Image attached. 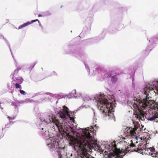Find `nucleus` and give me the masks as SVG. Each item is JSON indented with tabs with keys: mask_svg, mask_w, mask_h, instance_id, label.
<instances>
[{
	"mask_svg": "<svg viewBox=\"0 0 158 158\" xmlns=\"http://www.w3.org/2000/svg\"><path fill=\"white\" fill-rule=\"evenodd\" d=\"M20 92L23 95H25L26 94V93L23 90H20Z\"/></svg>",
	"mask_w": 158,
	"mask_h": 158,
	"instance_id": "a211bd4d",
	"label": "nucleus"
},
{
	"mask_svg": "<svg viewBox=\"0 0 158 158\" xmlns=\"http://www.w3.org/2000/svg\"><path fill=\"white\" fill-rule=\"evenodd\" d=\"M111 80L113 83H115L117 80V78L116 75L112 76L111 77Z\"/></svg>",
	"mask_w": 158,
	"mask_h": 158,
	"instance_id": "ddd939ff",
	"label": "nucleus"
},
{
	"mask_svg": "<svg viewBox=\"0 0 158 158\" xmlns=\"http://www.w3.org/2000/svg\"><path fill=\"white\" fill-rule=\"evenodd\" d=\"M63 108L58 113L60 117L61 118H64L66 116H68L70 118V120H74V118L73 117L74 114V113L70 112L69 108L65 106H63Z\"/></svg>",
	"mask_w": 158,
	"mask_h": 158,
	"instance_id": "423d86ee",
	"label": "nucleus"
},
{
	"mask_svg": "<svg viewBox=\"0 0 158 158\" xmlns=\"http://www.w3.org/2000/svg\"><path fill=\"white\" fill-rule=\"evenodd\" d=\"M138 127L136 126L134 128L127 127L125 130L124 134L126 136H131L132 138H135L136 140H137L138 137L136 136V132Z\"/></svg>",
	"mask_w": 158,
	"mask_h": 158,
	"instance_id": "0eeeda50",
	"label": "nucleus"
},
{
	"mask_svg": "<svg viewBox=\"0 0 158 158\" xmlns=\"http://www.w3.org/2000/svg\"><path fill=\"white\" fill-rule=\"evenodd\" d=\"M131 143L129 146H128L124 150L122 149L120 150L119 149L116 148L115 144H114V151L113 152L115 155L116 156L114 158H122L126 153L130 151L131 152L135 151L140 153L143 152V150L141 148H139V147H136L135 144L133 143L132 140H131Z\"/></svg>",
	"mask_w": 158,
	"mask_h": 158,
	"instance_id": "39448f33",
	"label": "nucleus"
},
{
	"mask_svg": "<svg viewBox=\"0 0 158 158\" xmlns=\"http://www.w3.org/2000/svg\"><path fill=\"white\" fill-rule=\"evenodd\" d=\"M155 89L158 91V81H153L152 84L149 88V90L152 91Z\"/></svg>",
	"mask_w": 158,
	"mask_h": 158,
	"instance_id": "9d476101",
	"label": "nucleus"
},
{
	"mask_svg": "<svg viewBox=\"0 0 158 158\" xmlns=\"http://www.w3.org/2000/svg\"><path fill=\"white\" fill-rule=\"evenodd\" d=\"M157 115L158 114L156 115V116H155L153 118L154 119L153 121L158 123V117L157 116Z\"/></svg>",
	"mask_w": 158,
	"mask_h": 158,
	"instance_id": "f3484780",
	"label": "nucleus"
},
{
	"mask_svg": "<svg viewBox=\"0 0 158 158\" xmlns=\"http://www.w3.org/2000/svg\"><path fill=\"white\" fill-rule=\"evenodd\" d=\"M152 156L153 157H158V152H156L155 153H151Z\"/></svg>",
	"mask_w": 158,
	"mask_h": 158,
	"instance_id": "4468645a",
	"label": "nucleus"
},
{
	"mask_svg": "<svg viewBox=\"0 0 158 158\" xmlns=\"http://www.w3.org/2000/svg\"><path fill=\"white\" fill-rule=\"evenodd\" d=\"M157 107H158V104H157Z\"/></svg>",
	"mask_w": 158,
	"mask_h": 158,
	"instance_id": "5701e85b",
	"label": "nucleus"
},
{
	"mask_svg": "<svg viewBox=\"0 0 158 158\" xmlns=\"http://www.w3.org/2000/svg\"><path fill=\"white\" fill-rule=\"evenodd\" d=\"M90 139L91 143L90 144H88L87 145L85 144V143L84 144H80V143L79 142L77 143H75L74 145V147H73L75 150L77 151V152L80 153V154H81V156H80V157L78 158H94V157L89 158L88 155V152H90L91 148L94 147L93 145H95L96 141L94 140H92L91 138H88Z\"/></svg>",
	"mask_w": 158,
	"mask_h": 158,
	"instance_id": "20e7f679",
	"label": "nucleus"
},
{
	"mask_svg": "<svg viewBox=\"0 0 158 158\" xmlns=\"http://www.w3.org/2000/svg\"><path fill=\"white\" fill-rule=\"evenodd\" d=\"M149 149H150V151L152 152V153H155L156 152V151H155L154 148L153 147H150V148H149Z\"/></svg>",
	"mask_w": 158,
	"mask_h": 158,
	"instance_id": "dca6fc26",
	"label": "nucleus"
},
{
	"mask_svg": "<svg viewBox=\"0 0 158 158\" xmlns=\"http://www.w3.org/2000/svg\"><path fill=\"white\" fill-rule=\"evenodd\" d=\"M52 119L53 122L56 126L59 131L62 135V134H66L68 137L69 136V138H70L69 143L73 147H74L75 143H77L78 142L79 143H80V144H84L85 143V145L91 144L90 139H89L88 137L90 138H91V139L92 140L95 141L96 144V141L91 136V135L90 134V132H91L92 131V130L93 131L94 129L95 130L97 129H97H98V127L96 126V125H95L94 127H91L90 129H89V127H88V129L85 128V130L80 128L79 130L80 133H79L80 137L77 139L70 135L69 133L68 132L67 127L66 126L62 123H60L55 117L52 118Z\"/></svg>",
	"mask_w": 158,
	"mask_h": 158,
	"instance_id": "f257e3e1",
	"label": "nucleus"
},
{
	"mask_svg": "<svg viewBox=\"0 0 158 158\" xmlns=\"http://www.w3.org/2000/svg\"><path fill=\"white\" fill-rule=\"evenodd\" d=\"M15 86L16 89H21L22 88L21 86L19 83H16Z\"/></svg>",
	"mask_w": 158,
	"mask_h": 158,
	"instance_id": "2eb2a0df",
	"label": "nucleus"
},
{
	"mask_svg": "<svg viewBox=\"0 0 158 158\" xmlns=\"http://www.w3.org/2000/svg\"><path fill=\"white\" fill-rule=\"evenodd\" d=\"M145 94H147V95H148V92L146 90V89H145Z\"/></svg>",
	"mask_w": 158,
	"mask_h": 158,
	"instance_id": "aec40b11",
	"label": "nucleus"
},
{
	"mask_svg": "<svg viewBox=\"0 0 158 158\" xmlns=\"http://www.w3.org/2000/svg\"><path fill=\"white\" fill-rule=\"evenodd\" d=\"M38 19H36L34 20H32L31 22H28L26 23H24L23 24L21 25V26H19V28L18 29H21L23 28V27H24L26 26H27L28 25L34 22H35L36 21H38Z\"/></svg>",
	"mask_w": 158,
	"mask_h": 158,
	"instance_id": "9b49d317",
	"label": "nucleus"
},
{
	"mask_svg": "<svg viewBox=\"0 0 158 158\" xmlns=\"http://www.w3.org/2000/svg\"><path fill=\"white\" fill-rule=\"evenodd\" d=\"M60 155H61V154H60ZM60 158H61V156H60Z\"/></svg>",
	"mask_w": 158,
	"mask_h": 158,
	"instance_id": "b1692460",
	"label": "nucleus"
},
{
	"mask_svg": "<svg viewBox=\"0 0 158 158\" xmlns=\"http://www.w3.org/2000/svg\"><path fill=\"white\" fill-rule=\"evenodd\" d=\"M45 130L46 129V127H45L44 128H42L41 129V132L43 135L45 137H47L48 136H49V134L48 133V130L44 131V129Z\"/></svg>",
	"mask_w": 158,
	"mask_h": 158,
	"instance_id": "f8f14e48",
	"label": "nucleus"
},
{
	"mask_svg": "<svg viewBox=\"0 0 158 158\" xmlns=\"http://www.w3.org/2000/svg\"><path fill=\"white\" fill-rule=\"evenodd\" d=\"M35 64L34 65V66H33V67L34 66H35Z\"/></svg>",
	"mask_w": 158,
	"mask_h": 158,
	"instance_id": "393cba45",
	"label": "nucleus"
},
{
	"mask_svg": "<svg viewBox=\"0 0 158 158\" xmlns=\"http://www.w3.org/2000/svg\"><path fill=\"white\" fill-rule=\"evenodd\" d=\"M157 115V113L154 111L153 112L150 111L145 116V118L148 120L153 121L155 116Z\"/></svg>",
	"mask_w": 158,
	"mask_h": 158,
	"instance_id": "1a4fd4ad",
	"label": "nucleus"
},
{
	"mask_svg": "<svg viewBox=\"0 0 158 158\" xmlns=\"http://www.w3.org/2000/svg\"><path fill=\"white\" fill-rule=\"evenodd\" d=\"M111 76V74H109L108 75V76L109 77H110Z\"/></svg>",
	"mask_w": 158,
	"mask_h": 158,
	"instance_id": "4be33fe9",
	"label": "nucleus"
},
{
	"mask_svg": "<svg viewBox=\"0 0 158 158\" xmlns=\"http://www.w3.org/2000/svg\"><path fill=\"white\" fill-rule=\"evenodd\" d=\"M49 139L51 141L50 143L49 144V146L51 147L52 148H59V139H56L54 137H50Z\"/></svg>",
	"mask_w": 158,
	"mask_h": 158,
	"instance_id": "6e6552de",
	"label": "nucleus"
},
{
	"mask_svg": "<svg viewBox=\"0 0 158 158\" xmlns=\"http://www.w3.org/2000/svg\"><path fill=\"white\" fill-rule=\"evenodd\" d=\"M147 96L145 97V98L143 100L140 99H134L133 102L131 103V105L134 108L137 109V111L134 113L136 118L143 120L144 119V113L143 110L146 107L150 108V105H152V101L149 100Z\"/></svg>",
	"mask_w": 158,
	"mask_h": 158,
	"instance_id": "f03ea898",
	"label": "nucleus"
},
{
	"mask_svg": "<svg viewBox=\"0 0 158 158\" xmlns=\"http://www.w3.org/2000/svg\"><path fill=\"white\" fill-rule=\"evenodd\" d=\"M42 15H38V17H42Z\"/></svg>",
	"mask_w": 158,
	"mask_h": 158,
	"instance_id": "412c9836",
	"label": "nucleus"
},
{
	"mask_svg": "<svg viewBox=\"0 0 158 158\" xmlns=\"http://www.w3.org/2000/svg\"><path fill=\"white\" fill-rule=\"evenodd\" d=\"M8 118L9 119V120L10 121L11 120H13L15 119L14 117L12 118V117H10L9 116H8Z\"/></svg>",
	"mask_w": 158,
	"mask_h": 158,
	"instance_id": "6ab92c4d",
	"label": "nucleus"
},
{
	"mask_svg": "<svg viewBox=\"0 0 158 158\" xmlns=\"http://www.w3.org/2000/svg\"><path fill=\"white\" fill-rule=\"evenodd\" d=\"M108 97L107 96H101L98 100V104L100 107V110L106 116L113 117L114 115L113 112L114 111V109L111 102L108 101Z\"/></svg>",
	"mask_w": 158,
	"mask_h": 158,
	"instance_id": "7ed1b4c3",
	"label": "nucleus"
}]
</instances>
